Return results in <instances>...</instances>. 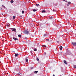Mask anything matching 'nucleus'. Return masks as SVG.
Here are the masks:
<instances>
[{"label": "nucleus", "instance_id": "3", "mask_svg": "<svg viewBox=\"0 0 76 76\" xmlns=\"http://www.w3.org/2000/svg\"><path fill=\"white\" fill-rule=\"evenodd\" d=\"M28 57H26V58L25 60L27 63H28Z\"/></svg>", "mask_w": 76, "mask_h": 76}, {"label": "nucleus", "instance_id": "39", "mask_svg": "<svg viewBox=\"0 0 76 76\" xmlns=\"http://www.w3.org/2000/svg\"><path fill=\"white\" fill-rule=\"evenodd\" d=\"M15 52V51H14V52Z\"/></svg>", "mask_w": 76, "mask_h": 76}, {"label": "nucleus", "instance_id": "17", "mask_svg": "<svg viewBox=\"0 0 76 76\" xmlns=\"http://www.w3.org/2000/svg\"><path fill=\"white\" fill-rule=\"evenodd\" d=\"M68 4H71V2H68Z\"/></svg>", "mask_w": 76, "mask_h": 76}, {"label": "nucleus", "instance_id": "2", "mask_svg": "<svg viewBox=\"0 0 76 76\" xmlns=\"http://www.w3.org/2000/svg\"><path fill=\"white\" fill-rule=\"evenodd\" d=\"M71 44L73 45L74 46H76V43L74 42H72Z\"/></svg>", "mask_w": 76, "mask_h": 76}, {"label": "nucleus", "instance_id": "27", "mask_svg": "<svg viewBox=\"0 0 76 76\" xmlns=\"http://www.w3.org/2000/svg\"><path fill=\"white\" fill-rule=\"evenodd\" d=\"M44 54H47V53H45H45H44Z\"/></svg>", "mask_w": 76, "mask_h": 76}, {"label": "nucleus", "instance_id": "25", "mask_svg": "<svg viewBox=\"0 0 76 76\" xmlns=\"http://www.w3.org/2000/svg\"><path fill=\"white\" fill-rule=\"evenodd\" d=\"M46 41H49V39H46Z\"/></svg>", "mask_w": 76, "mask_h": 76}, {"label": "nucleus", "instance_id": "20", "mask_svg": "<svg viewBox=\"0 0 76 76\" xmlns=\"http://www.w3.org/2000/svg\"><path fill=\"white\" fill-rule=\"evenodd\" d=\"M39 4H36V5L38 7V6H39Z\"/></svg>", "mask_w": 76, "mask_h": 76}, {"label": "nucleus", "instance_id": "7", "mask_svg": "<svg viewBox=\"0 0 76 76\" xmlns=\"http://www.w3.org/2000/svg\"><path fill=\"white\" fill-rule=\"evenodd\" d=\"M12 31L15 32V31H16V28H13Z\"/></svg>", "mask_w": 76, "mask_h": 76}, {"label": "nucleus", "instance_id": "11", "mask_svg": "<svg viewBox=\"0 0 76 76\" xmlns=\"http://www.w3.org/2000/svg\"><path fill=\"white\" fill-rule=\"evenodd\" d=\"M14 1H13L12 0L10 2L11 3H13Z\"/></svg>", "mask_w": 76, "mask_h": 76}, {"label": "nucleus", "instance_id": "14", "mask_svg": "<svg viewBox=\"0 0 76 76\" xmlns=\"http://www.w3.org/2000/svg\"><path fill=\"white\" fill-rule=\"evenodd\" d=\"M34 73L36 74L37 73H38V71H35L34 72Z\"/></svg>", "mask_w": 76, "mask_h": 76}, {"label": "nucleus", "instance_id": "24", "mask_svg": "<svg viewBox=\"0 0 76 76\" xmlns=\"http://www.w3.org/2000/svg\"><path fill=\"white\" fill-rule=\"evenodd\" d=\"M13 19H15V16H13Z\"/></svg>", "mask_w": 76, "mask_h": 76}, {"label": "nucleus", "instance_id": "34", "mask_svg": "<svg viewBox=\"0 0 76 76\" xmlns=\"http://www.w3.org/2000/svg\"><path fill=\"white\" fill-rule=\"evenodd\" d=\"M33 68H32H32H31V69H32Z\"/></svg>", "mask_w": 76, "mask_h": 76}, {"label": "nucleus", "instance_id": "22", "mask_svg": "<svg viewBox=\"0 0 76 76\" xmlns=\"http://www.w3.org/2000/svg\"><path fill=\"white\" fill-rule=\"evenodd\" d=\"M33 12H36V10H33Z\"/></svg>", "mask_w": 76, "mask_h": 76}, {"label": "nucleus", "instance_id": "9", "mask_svg": "<svg viewBox=\"0 0 76 76\" xmlns=\"http://www.w3.org/2000/svg\"><path fill=\"white\" fill-rule=\"evenodd\" d=\"M45 10H42V13H45Z\"/></svg>", "mask_w": 76, "mask_h": 76}, {"label": "nucleus", "instance_id": "26", "mask_svg": "<svg viewBox=\"0 0 76 76\" xmlns=\"http://www.w3.org/2000/svg\"><path fill=\"white\" fill-rule=\"evenodd\" d=\"M54 11H55V12H56V10H55L54 9H53V11L54 12Z\"/></svg>", "mask_w": 76, "mask_h": 76}, {"label": "nucleus", "instance_id": "31", "mask_svg": "<svg viewBox=\"0 0 76 76\" xmlns=\"http://www.w3.org/2000/svg\"><path fill=\"white\" fill-rule=\"evenodd\" d=\"M20 17H21V18H22V15H20Z\"/></svg>", "mask_w": 76, "mask_h": 76}, {"label": "nucleus", "instance_id": "10", "mask_svg": "<svg viewBox=\"0 0 76 76\" xmlns=\"http://www.w3.org/2000/svg\"><path fill=\"white\" fill-rule=\"evenodd\" d=\"M60 50H62V49H63V47L62 46H61L60 47Z\"/></svg>", "mask_w": 76, "mask_h": 76}, {"label": "nucleus", "instance_id": "15", "mask_svg": "<svg viewBox=\"0 0 76 76\" xmlns=\"http://www.w3.org/2000/svg\"><path fill=\"white\" fill-rule=\"evenodd\" d=\"M2 7H4V8H5V9H6V7H5V6H4L2 5Z\"/></svg>", "mask_w": 76, "mask_h": 76}, {"label": "nucleus", "instance_id": "12", "mask_svg": "<svg viewBox=\"0 0 76 76\" xmlns=\"http://www.w3.org/2000/svg\"><path fill=\"white\" fill-rule=\"evenodd\" d=\"M18 56V53H17L15 55V57H17V56Z\"/></svg>", "mask_w": 76, "mask_h": 76}, {"label": "nucleus", "instance_id": "21", "mask_svg": "<svg viewBox=\"0 0 76 76\" xmlns=\"http://www.w3.org/2000/svg\"><path fill=\"white\" fill-rule=\"evenodd\" d=\"M25 13V12H24V11H22V13L23 14V13Z\"/></svg>", "mask_w": 76, "mask_h": 76}, {"label": "nucleus", "instance_id": "40", "mask_svg": "<svg viewBox=\"0 0 76 76\" xmlns=\"http://www.w3.org/2000/svg\"><path fill=\"white\" fill-rule=\"evenodd\" d=\"M53 49H54V48H53Z\"/></svg>", "mask_w": 76, "mask_h": 76}, {"label": "nucleus", "instance_id": "19", "mask_svg": "<svg viewBox=\"0 0 76 76\" xmlns=\"http://www.w3.org/2000/svg\"><path fill=\"white\" fill-rule=\"evenodd\" d=\"M37 61H39V59H38V58H37Z\"/></svg>", "mask_w": 76, "mask_h": 76}, {"label": "nucleus", "instance_id": "18", "mask_svg": "<svg viewBox=\"0 0 76 76\" xmlns=\"http://www.w3.org/2000/svg\"><path fill=\"white\" fill-rule=\"evenodd\" d=\"M42 47H45V48H46V46L45 45H43Z\"/></svg>", "mask_w": 76, "mask_h": 76}, {"label": "nucleus", "instance_id": "5", "mask_svg": "<svg viewBox=\"0 0 76 76\" xmlns=\"http://www.w3.org/2000/svg\"><path fill=\"white\" fill-rule=\"evenodd\" d=\"M64 63H65V64H66V65H67V62H66V61L65 60H64Z\"/></svg>", "mask_w": 76, "mask_h": 76}, {"label": "nucleus", "instance_id": "38", "mask_svg": "<svg viewBox=\"0 0 76 76\" xmlns=\"http://www.w3.org/2000/svg\"><path fill=\"white\" fill-rule=\"evenodd\" d=\"M7 74H8V73H7Z\"/></svg>", "mask_w": 76, "mask_h": 76}, {"label": "nucleus", "instance_id": "8", "mask_svg": "<svg viewBox=\"0 0 76 76\" xmlns=\"http://www.w3.org/2000/svg\"><path fill=\"white\" fill-rule=\"evenodd\" d=\"M18 37H20V38H21V37H22V35L20 34H19L18 35Z\"/></svg>", "mask_w": 76, "mask_h": 76}, {"label": "nucleus", "instance_id": "37", "mask_svg": "<svg viewBox=\"0 0 76 76\" xmlns=\"http://www.w3.org/2000/svg\"><path fill=\"white\" fill-rule=\"evenodd\" d=\"M2 9V8H1V10Z\"/></svg>", "mask_w": 76, "mask_h": 76}, {"label": "nucleus", "instance_id": "16", "mask_svg": "<svg viewBox=\"0 0 76 76\" xmlns=\"http://www.w3.org/2000/svg\"><path fill=\"white\" fill-rule=\"evenodd\" d=\"M57 43H59L60 42V41L58 40H57Z\"/></svg>", "mask_w": 76, "mask_h": 76}, {"label": "nucleus", "instance_id": "35", "mask_svg": "<svg viewBox=\"0 0 76 76\" xmlns=\"http://www.w3.org/2000/svg\"><path fill=\"white\" fill-rule=\"evenodd\" d=\"M44 35H45V36L46 35V34H45Z\"/></svg>", "mask_w": 76, "mask_h": 76}, {"label": "nucleus", "instance_id": "32", "mask_svg": "<svg viewBox=\"0 0 76 76\" xmlns=\"http://www.w3.org/2000/svg\"><path fill=\"white\" fill-rule=\"evenodd\" d=\"M17 66H18V68H19V65H18Z\"/></svg>", "mask_w": 76, "mask_h": 76}, {"label": "nucleus", "instance_id": "30", "mask_svg": "<svg viewBox=\"0 0 76 76\" xmlns=\"http://www.w3.org/2000/svg\"><path fill=\"white\" fill-rule=\"evenodd\" d=\"M53 76H55V75H54V74H53Z\"/></svg>", "mask_w": 76, "mask_h": 76}, {"label": "nucleus", "instance_id": "36", "mask_svg": "<svg viewBox=\"0 0 76 76\" xmlns=\"http://www.w3.org/2000/svg\"><path fill=\"white\" fill-rule=\"evenodd\" d=\"M63 1H65V0H63Z\"/></svg>", "mask_w": 76, "mask_h": 76}, {"label": "nucleus", "instance_id": "13", "mask_svg": "<svg viewBox=\"0 0 76 76\" xmlns=\"http://www.w3.org/2000/svg\"><path fill=\"white\" fill-rule=\"evenodd\" d=\"M34 51H37V49H34Z\"/></svg>", "mask_w": 76, "mask_h": 76}, {"label": "nucleus", "instance_id": "1", "mask_svg": "<svg viewBox=\"0 0 76 76\" xmlns=\"http://www.w3.org/2000/svg\"><path fill=\"white\" fill-rule=\"evenodd\" d=\"M24 33H25V34H28L29 33V31H28L27 30L24 31Z\"/></svg>", "mask_w": 76, "mask_h": 76}, {"label": "nucleus", "instance_id": "6", "mask_svg": "<svg viewBox=\"0 0 76 76\" xmlns=\"http://www.w3.org/2000/svg\"><path fill=\"white\" fill-rule=\"evenodd\" d=\"M27 42L28 44H30L31 43V41L29 40H28L27 41Z\"/></svg>", "mask_w": 76, "mask_h": 76}, {"label": "nucleus", "instance_id": "33", "mask_svg": "<svg viewBox=\"0 0 76 76\" xmlns=\"http://www.w3.org/2000/svg\"><path fill=\"white\" fill-rule=\"evenodd\" d=\"M56 49V47H55V49Z\"/></svg>", "mask_w": 76, "mask_h": 76}, {"label": "nucleus", "instance_id": "4", "mask_svg": "<svg viewBox=\"0 0 76 76\" xmlns=\"http://www.w3.org/2000/svg\"><path fill=\"white\" fill-rule=\"evenodd\" d=\"M13 39H14V40H18V39L16 38L15 37L13 38Z\"/></svg>", "mask_w": 76, "mask_h": 76}, {"label": "nucleus", "instance_id": "29", "mask_svg": "<svg viewBox=\"0 0 76 76\" xmlns=\"http://www.w3.org/2000/svg\"><path fill=\"white\" fill-rule=\"evenodd\" d=\"M66 5H67V6H69V5L68 4H67Z\"/></svg>", "mask_w": 76, "mask_h": 76}, {"label": "nucleus", "instance_id": "28", "mask_svg": "<svg viewBox=\"0 0 76 76\" xmlns=\"http://www.w3.org/2000/svg\"><path fill=\"white\" fill-rule=\"evenodd\" d=\"M7 26H9V25H7Z\"/></svg>", "mask_w": 76, "mask_h": 76}, {"label": "nucleus", "instance_id": "23", "mask_svg": "<svg viewBox=\"0 0 76 76\" xmlns=\"http://www.w3.org/2000/svg\"><path fill=\"white\" fill-rule=\"evenodd\" d=\"M74 68H76V65H74Z\"/></svg>", "mask_w": 76, "mask_h": 76}]
</instances>
